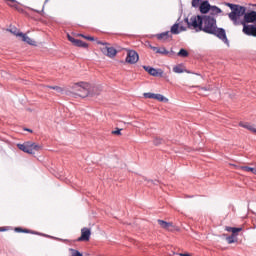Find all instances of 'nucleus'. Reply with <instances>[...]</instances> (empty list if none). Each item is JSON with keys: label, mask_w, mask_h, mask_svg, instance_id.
Segmentation results:
<instances>
[{"label": "nucleus", "mask_w": 256, "mask_h": 256, "mask_svg": "<svg viewBox=\"0 0 256 256\" xmlns=\"http://www.w3.org/2000/svg\"><path fill=\"white\" fill-rule=\"evenodd\" d=\"M14 35H16V37H21L22 41H24V43H27L28 45H32L33 47L37 46V42L31 38H29V36H27L25 33L23 32H12Z\"/></svg>", "instance_id": "f8f14e48"}, {"label": "nucleus", "mask_w": 256, "mask_h": 256, "mask_svg": "<svg viewBox=\"0 0 256 256\" xmlns=\"http://www.w3.org/2000/svg\"><path fill=\"white\" fill-rule=\"evenodd\" d=\"M148 47H149L150 49H152V51H153V48H156L155 46H153V45H151V44H149Z\"/></svg>", "instance_id": "a19ab883"}, {"label": "nucleus", "mask_w": 256, "mask_h": 256, "mask_svg": "<svg viewBox=\"0 0 256 256\" xmlns=\"http://www.w3.org/2000/svg\"><path fill=\"white\" fill-rule=\"evenodd\" d=\"M25 131H28V133H33V130L29 129V128H25Z\"/></svg>", "instance_id": "58836bf2"}, {"label": "nucleus", "mask_w": 256, "mask_h": 256, "mask_svg": "<svg viewBox=\"0 0 256 256\" xmlns=\"http://www.w3.org/2000/svg\"><path fill=\"white\" fill-rule=\"evenodd\" d=\"M74 87H78V96L82 97L83 99H85V97H89L91 95V92H89V90H87V83L85 82H78L76 84H74Z\"/></svg>", "instance_id": "39448f33"}, {"label": "nucleus", "mask_w": 256, "mask_h": 256, "mask_svg": "<svg viewBox=\"0 0 256 256\" xmlns=\"http://www.w3.org/2000/svg\"><path fill=\"white\" fill-rule=\"evenodd\" d=\"M17 148L23 153L31 155V141H26L23 144H17Z\"/></svg>", "instance_id": "f3484780"}, {"label": "nucleus", "mask_w": 256, "mask_h": 256, "mask_svg": "<svg viewBox=\"0 0 256 256\" xmlns=\"http://www.w3.org/2000/svg\"><path fill=\"white\" fill-rule=\"evenodd\" d=\"M48 89H53L54 91H56L57 93H63V88H61L60 86H46Z\"/></svg>", "instance_id": "c756f323"}, {"label": "nucleus", "mask_w": 256, "mask_h": 256, "mask_svg": "<svg viewBox=\"0 0 256 256\" xmlns=\"http://www.w3.org/2000/svg\"><path fill=\"white\" fill-rule=\"evenodd\" d=\"M242 171H246L247 173H253L255 171V168L249 167V166H241Z\"/></svg>", "instance_id": "7c9ffc66"}, {"label": "nucleus", "mask_w": 256, "mask_h": 256, "mask_svg": "<svg viewBox=\"0 0 256 256\" xmlns=\"http://www.w3.org/2000/svg\"><path fill=\"white\" fill-rule=\"evenodd\" d=\"M0 141H5L3 138H0Z\"/></svg>", "instance_id": "37998d69"}, {"label": "nucleus", "mask_w": 256, "mask_h": 256, "mask_svg": "<svg viewBox=\"0 0 256 256\" xmlns=\"http://www.w3.org/2000/svg\"><path fill=\"white\" fill-rule=\"evenodd\" d=\"M155 53H159V55H169V50H167L165 47H157V48H152Z\"/></svg>", "instance_id": "5701e85b"}, {"label": "nucleus", "mask_w": 256, "mask_h": 256, "mask_svg": "<svg viewBox=\"0 0 256 256\" xmlns=\"http://www.w3.org/2000/svg\"><path fill=\"white\" fill-rule=\"evenodd\" d=\"M30 149H31V153L30 155H35V151H41L43 149V146L35 143V142H31L30 141Z\"/></svg>", "instance_id": "412c9836"}, {"label": "nucleus", "mask_w": 256, "mask_h": 256, "mask_svg": "<svg viewBox=\"0 0 256 256\" xmlns=\"http://www.w3.org/2000/svg\"><path fill=\"white\" fill-rule=\"evenodd\" d=\"M76 37H82V39H86V41H95V37L87 36V35L81 34V33L76 34Z\"/></svg>", "instance_id": "c85d7f7f"}, {"label": "nucleus", "mask_w": 256, "mask_h": 256, "mask_svg": "<svg viewBox=\"0 0 256 256\" xmlns=\"http://www.w3.org/2000/svg\"><path fill=\"white\" fill-rule=\"evenodd\" d=\"M210 17H213V15H219L220 13H223V10L217 6H211L210 8Z\"/></svg>", "instance_id": "b1692460"}, {"label": "nucleus", "mask_w": 256, "mask_h": 256, "mask_svg": "<svg viewBox=\"0 0 256 256\" xmlns=\"http://www.w3.org/2000/svg\"><path fill=\"white\" fill-rule=\"evenodd\" d=\"M181 22H176L174 25L171 26L170 28V33L171 35H179V33H181V31H187V29H189V26H180Z\"/></svg>", "instance_id": "9b49d317"}, {"label": "nucleus", "mask_w": 256, "mask_h": 256, "mask_svg": "<svg viewBox=\"0 0 256 256\" xmlns=\"http://www.w3.org/2000/svg\"><path fill=\"white\" fill-rule=\"evenodd\" d=\"M89 239H91V228L84 227L81 229V236L74 240V242H87Z\"/></svg>", "instance_id": "9d476101"}, {"label": "nucleus", "mask_w": 256, "mask_h": 256, "mask_svg": "<svg viewBox=\"0 0 256 256\" xmlns=\"http://www.w3.org/2000/svg\"><path fill=\"white\" fill-rule=\"evenodd\" d=\"M239 126L243 127L244 129H248V131H251L252 133H254V135H256V128L253 127V125H251L247 122L246 123L240 122Z\"/></svg>", "instance_id": "4be33fe9"}, {"label": "nucleus", "mask_w": 256, "mask_h": 256, "mask_svg": "<svg viewBox=\"0 0 256 256\" xmlns=\"http://www.w3.org/2000/svg\"><path fill=\"white\" fill-rule=\"evenodd\" d=\"M7 231V227H0V233Z\"/></svg>", "instance_id": "4c0bfd02"}, {"label": "nucleus", "mask_w": 256, "mask_h": 256, "mask_svg": "<svg viewBox=\"0 0 256 256\" xmlns=\"http://www.w3.org/2000/svg\"><path fill=\"white\" fill-rule=\"evenodd\" d=\"M175 55H177V53L173 51V48H171V50L168 51L167 57H175Z\"/></svg>", "instance_id": "f704fd0d"}, {"label": "nucleus", "mask_w": 256, "mask_h": 256, "mask_svg": "<svg viewBox=\"0 0 256 256\" xmlns=\"http://www.w3.org/2000/svg\"><path fill=\"white\" fill-rule=\"evenodd\" d=\"M122 129L116 128V130L112 131V135L121 136Z\"/></svg>", "instance_id": "473e14b6"}, {"label": "nucleus", "mask_w": 256, "mask_h": 256, "mask_svg": "<svg viewBox=\"0 0 256 256\" xmlns=\"http://www.w3.org/2000/svg\"><path fill=\"white\" fill-rule=\"evenodd\" d=\"M254 175H256V169L254 168V172H253Z\"/></svg>", "instance_id": "79ce46f5"}, {"label": "nucleus", "mask_w": 256, "mask_h": 256, "mask_svg": "<svg viewBox=\"0 0 256 256\" xmlns=\"http://www.w3.org/2000/svg\"><path fill=\"white\" fill-rule=\"evenodd\" d=\"M226 241L228 245H232V243H237V236H233V234H231L230 236L226 237Z\"/></svg>", "instance_id": "cd10ccee"}, {"label": "nucleus", "mask_w": 256, "mask_h": 256, "mask_svg": "<svg viewBox=\"0 0 256 256\" xmlns=\"http://www.w3.org/2000/svg\"><path fill=\"white\" fill-rule=\"evenodd\" d=\"M69 240H64V243H67Z\"/></svg>", "instance_id": "c03bdc74"}, {"label": "nucleus", "mask_w": 256, "mask_h": 256, "mask_svg": "<svg viewBox=\"0 0 256 256\" xmlns=\"http://www.w3.org/2000/svg\"><path fill=\"white\" fill-rule=\"evenodd\" d=\"M97 45H109V43L108 42H103L101 40H98L97 41Z\"/></svg>", "instance_id": "e433bc0d"}, {"label": "nucleus", "mask_w": 256, "mask_h": 256, "mask_svg": "<svg viewBox=\"0 0 256 256\" xmlns=\"http://www.w3.org/2000/svg\"><path fill=\"white\" fill-rule=\"evenodd\" d=\"M247 23L256 24V11L254 10L245 11L244 18L242 21H240V25H245Z\"/></svg>", "instance_id": "20e7f679"}, {"label": "nucleus", "mask_w": 256, "mask_h": 256, "mask_svg": "<svg viewBox=\"0 0 256 256\" xmlns=\"http://www.w3.org/2000/svg\"><path fill=\"white\" fill-rule=\"evenodd\" d=\"M144 99H155L156 101H160V103H168L169 99L162 94H155L151 92H146L143 94Z\"/></svg>", "instance_id": "0eeeda50"}, {"label": "nucleus", "mask_w": 256, "mask_h": 256, "mask_svg": "<svg viewBox=\"0 0 256 256\" xmlns=\"http://www.w3.org/2000/svg\"><path fill=\"white\" fill-rule=\"evenodd\" d=\"M183 23L188 25V29H194L196 33L203 31L207 35H214V37H217L229 47L227 32L224 28L217 27V19L215 17L209 15H193L190 20L187 17L184 18Z\"/></svg>", "instance_id": "f257e3e1"}, {"label": "nucleus", "mask_w": 256, "mask_h": 256, "mask_svg": "<svg viewBox=\"0 0 256 256\" xmlns=\"http://www.w3.org/2000/svg\"><path fill=\"white\" fill-rule=\"evenodd\" d=\"M243 34L248 35V37H256V24H242Z\"/></svg>", "instance_id": "6e6552de"}, {"label": "nucleus", "mask_w": 256, "mask_h": 256, "mask_svg": "<svg viewBox=\"0 0 256 256\" xmlns=\"http://www.w3.org/2000/svg\"><path fill=\"white\" fill-rule=\"evenodd\" d=\"M173 71H174V73H185V71H186V73H189V71L183 69V64H178V65L174 66Z\"/></svg>", "instance_id": "a878e982"}, {"label": "nucleus", "mask_w": 256, "mask_h": 256, "mask_svg": "<svg viewBox=\"0 0 256 256\" xmlns=\"http://www.w3.org/2000/svg\"><path fill=\"white\" fill-rule=\"evenodd\" d=\"M225 231H228V233H232L234 237H237L241 231H243V228L241 227H231V226H226Z\"/></svg>", "instance_id": "6ab92c4d"}, {"label": "nucleus", "mask_w": 256, "mask_h": 256, "mask_svg": "<svg viewBox=\"0 0 256 256\" xmlns=\"http://www.w3.org/2000/svg\"><path fill=\"white\" fill-rule=\"evenodd\" d=\"M165 143V140L161 137H155L153 140V145L156 147H159V145H163Z\"/></svg>", "instance_id": "bb28decb"}, {"label": "nucleus", "mask_w": 256, "mask_h": 256, "mask_svg": "<svg viewBox=\"0 0 256 256\" xmlns=\"http://www.w3.org/2000/svg\"><path fill=\"white\" fill-rule=\"evenodd\" d=\"M225 5H226V7H229V9H231V11L237 6V4H232L229 2H226Z\"/></svg>", "instance_id": "72a5a7b5"}, {"label": "nucleus", "mask_w": 256, "mask_h": 256, "mask_svg": "<svg viewBox=\"0 0 256 256\" xmlns=\"http://www.w3.org/2000/svg\"><path fill=\"white\" fill-rule=\"evenodd\" d=\"M101 51L104 55H106V57H109L110 59H113L117 56V49H115V47L106 46L102 48Z\"/></svg>", "instance_id": "4468645a"}, {"label": "nucleus", "mask_w": 256, "mask_h": 256, "mask_svg": "<svg viewBox=\"0 0 256 256\" xmlns=\"http://www.w3.org/2000/svg\"><path fill=\"white\" fill-rule=\"evenodd\" d=\"M153 37H156L158 41H163V42L168 41V39H173V35H171L170 31L155 34L153 35Z\"/></svg>", "instance_id": "dca6fc26"}, {"label": "nucleus", "mask_w": 256, "mask_h": 256, "mask_svg": "<svg viewBox=\"0 0 256 256\" xmlns=\"http://www.w3.org/2000/svg\"><path fill=\"white\" fill-rule=\"evenodd\" d=\"M144 71L152 77H163V71L161 69H155L151 66H142Z\"/></svg>", "instance_id": "ddd939ff"}, {"label": "nucleus", "mask_w": 256, "mask_h": 256, "mask_svg": "<svg viewBox=\"0 0 256 256\" xmlns=\"http://www.w3.org/2000/svg\"><path fill=\"white\" fill-rule=\"evenodd\" d=\"M245 11H247V7L236 4L231 13L228 14L229 19L233 21V25H241L239 17H245Z\"/></svg>", "instance_id": "f03ea898"}, {"label": "nucleus", "mask_w": 256, "mask_h": 256, "mask_svg": "<svg viewBox=\"0 0 256 256\" xmlns=\"http://www.w3.org/2000/svg\"><path fill=\"white\" fill-rule=\"evenodd\" d=\"M192 7L199 9L201 15H207L211 11V4L208 0H192Z\"/></svg>", "instance_id": "7ed1b4c3"}, {"label": "nucleus", "mask_w": 256, "mask_h": 256, "mask_svg": "<svg viewBox=\"0 0 256 256\" xmlns=\"http://www.w3.org/2000/svg\"><path fill=\"white\" fill-rule=\"evenodd\" d=\"M69 251H71V256H83V253L79 252V250H75L73 248H70Z\"/></svg>", "instance_id": "2f4dec72"}, {"label": "nucleus", "mask_w": 256, "mask_h": 256, "mask_svg": "<svg viewBox=\"0 0 256 256\" xmlns=\"http://www.w3.org/2000/svg\"><path fill=\"white\" fill-rule=\"evenodd\" d=\"M158 225H160V227L162 229H166L167 231H169V229H171V227H173V222H167L165 220H161V219H158Z\"/></svg>", "instance_id": "aec40b11"}, {"label": "nucleus", "mask_w": 256, "mask_h": 256, "mask_svg": "<svg viewBox=\"0 0 256 256\" xmlns=\"http://www.w3.org/2000/svg\"><path fill=\"white\" fill-rule=\"evenodd\" d=\"M139 61V54L135 50H128L127 56H126V63H129L130 65H135Z\"/></svg>", "instance_id": "1a4fd4ad"}, {"label": "nucleus", "mask_w": 256, "mask_h": 256, "mask_svg": "<svg viewBox=\"0 0 256 256\" xmlns=\"http://www.w3.org/2000/svg\"><path fill=\"white\" fill-rule=\"evenodd\" d=\"M151 182H152V183H154V185H157V183H159V181H158V180H154V181H153V180H151Z\"/></svg>", "instance_id": "ea45409f"}, {"label": "nucleus", "mask_w": 256, "mask_h": 256, "mask_svg": "<svg viewBox=\"0 0 256 256\" xmlns=\"http://www.w3.org/2000/svg\"><path fill=\"white\" fill-rule=\"evenodd\" d=\"M6 1L8 7H11L12 9H15L18 11V13H25V10L19 6V3L17 0H4Z\"/></svg>", "instance_id": "2eb2a0df"}, {"label": "nucleus", "mask_w": 256, "mask_h": 256, "mask_svg": "<svg viewBox=\"0 0 256 256\" xmlns=\"http://www.w3.org/2000/svg\"><path fill=\"white\" fill-rule=\"evenodd\" d=\"M176 55L177 57H182L183 59H185L189 57V51H187V49L185 48H181Z\"/></svg>", "instance_id": "393cba45"}, {"label": "nucleus", "mask_w": 256, "mask_h": 256, "mask_svg": "<svg viewBox=\"0 0 256 256\" xmlns=\"http://www.w3.org/2000/svg\"><path fill=\"white\" fill-rule=\"evenodd\" d=\"M15 233H30V235H42L45 236L42 233H39L35 230H31V229H27V228H23V227H16L14 228Z\"/></svg>", "instance_id": "a211bd4d"}, {"label": "nucleus", "mask_w": 256, "mask_h": 256, "mask_svg": "<svg viewBox=\"0 0 256 256\" xmlns=\"http://www.w3.org/2000/svg\"><path fill=\"white\" fill-rule=\"evenodd\" d=\"M67 39L70 41V43H72L74 47H79L80 49H89L88 43L79 39H75V37L71 36V34H67Z\"/></svg>", "instance_id": "423d86ee"}, {"label": "nucleus", "mask_w": 256, "mask_h": 256, "mask_svg": "<svg viewBox=\"0 0 256 256\" xmlns=\"http://www.w3.org/2000/svg\"><path fill=\"white\" fill-rule=\"evenodd\" d=\"M47 3H49V0H45L43 8H42L41 11H39V10H32V11H35V13H43V9H45V5H47Z\"/></svg>", "instance_id": "c9c22d12"}]
</instances>
